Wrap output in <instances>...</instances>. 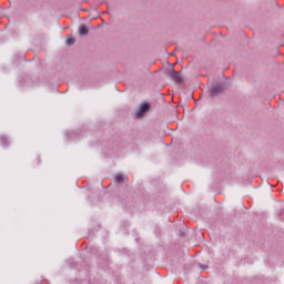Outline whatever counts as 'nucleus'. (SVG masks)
I'll use <instances>...</instances> for the list:
<instances>
[{
	"mask_svg": "<svg viewBox=\"0 0 284 284\" xmlns=\"http://www.w3.org/2000/svg\"><path fill=\"white\" fill-rule=\"evenodd\" d=\"M221 92H223V87L221 85L213 87L211 90V97H216V94Z\"/></svg>",
	"mask_w": 284,
	"mask_h": 284,
	"instance_id": "nucleus-2",
	"label": "nucleus"
},
{
	"mask_svg": "<svg viewBox=\"0 0 284 284\" xmlns=\"http://www.w3.org/2000/svg\"><path fill=\"white\" fill-rule=\"evenodd\" d=\"M0 141H1V145H8V138L2 136V138L0 139Z\"/></svg>",
	"mask_w": 284,
	"mask_h": 284,
	"instance_id": "nucleus-7",
	"label": "nucleus"
},
{
	"mask_svg": "<svg viewBox=\"0 0 284 284\" xmlns=\"http://www.w3.org/2000/svg\"><path fill=\"white\" fill-rule=\"evenodd\" d=\"M150 110V104L144 103L140 106L139 114H143V112H148Z\"/></svg>",
	"mask_w": 284,
	"mask_h": 284,
	"instance_id": "nucleus-5",
	"label": "nucleus"
},
{
	"mask_svg": "<svg viewBox=\"0 0 284 284\" xmlns=\"http://www.w3.org/2000/svg\"><path fill=\"white\" fill-rule=\"evenodd\" d=\"M115 181H116L118 183H124V182H125V176H123V175H121V174H118V175L115 176Z\"/></svg>",
	"mask_w": 284,
	"mask_h": 284,
	"instance_id": "nucleus-6",
	"label": "nucleus"
},
{
	"mask_svg": "<svg viewBox=\"0 0 284 284\" xmlns=\"http://www.w3.org/2000/svg\"><path fill=\"white\" fill-rule=\"evenodd\" d=\"M170 77L174 83H181L183 81V78H181V73L172 70L170 72Z\"/></svg>",
	"mask_w": 284,
	"mask_h": 284,
	"instance_id": "nucleus-1",
	"label": "nucleus"
},
{
	"mask_svg": "<svg viewBox=\"0 0 284 284\" xmlns=\"http://www.w3.org/2000/svg\"><path fill=\"white\" fill-rule=\"evenodd\" d=\"M88 32H90V30L88 29V26L82 24V26L79 28V34H81V37H83V34H88Z\"/></svg>",
	"mask_w": 284,
	"mask_h": 284,
	"instance_id": "nucleus-3",
	"label": "nucleus"
},
{
	"mask_svg": "<svg viewBox=\"0 0 284 284\" xmlns=\"http://www.w3.org/2000/svg\"><path fill=\"white\" fill-rule=\"evenodd\" d=\"M65 43L67 45H74V43H77V39H74L72 36H67Z\"/></svg>",
	"mask_w": 284,
	"mask_h": 284,
	"instance_id": "nucleus-4",
	"label": "nucleus"
}]
</instances>
